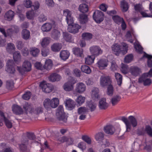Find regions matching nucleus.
I'll return each mask as SVG.
<instances>
[{
    "label": "nucleus",
    "instance_id": "43",
    "mask_svg": "<svg viewBox=\"0 0 152 152\" xmlns=\"http://www.w3.org/2000/svg\"><path fill=\"white\" fill-rule=\"evenodd\" d=\"M63 38L67 42H71L72 39L71 35L67 32H63Z\"/></svg>",
    "mask_w": 152,
    "mask_h": 152
},
{
    "label": "nucleus",
    "instance_id": "42",
    "mask_svg": "<svg viewBox=\"0 0 152 152\" xmlns=\"http://www.w3.org/2000/svg\"><path fill=\"white\" fill-rule=\"evenodd\" d=\"M15 49V45L13 44L10 43L8 44L7 50V51L10 53H12Z\"/></svg>",
    "mask_w": 152,
    "mask_h": 152
},
{
    "label": "nucleus",
    "instance_id": "2",
    "mask_svg": "<svg viewBox=\"0 0 152 152\" xmlns=\"http://www.w3.org/2000/svg\"><path fill=\"white\" fill-rule=\"evenodd\" d=\"M128 119L124 116L121 117V120L125 124L126 127V132H129L131 129V125L134 128L136 127L137 125V119L133 116L131 115Z\"/></svg>",
    "mask_w": 152,
    "mask_h": 152
},
{
    "label": "nucleus",
    "instance_id": "15",
    "mask_svg": "<svg viewBox=\"0 0 152 152\" xmlns=\"http://www.w3.org/2000/svg\"><path fill=\"white\" fill-rule=\"evenodd\" d=\"M130 72L133 76H137L141 73V70L138 67L135 66H131L129 69Z\"/></svg>",
    "mask_w": 152,
    "mask_h": 152
},
{
    "label": "nucleus",
    "instance_id": "63",
    "mask_svg": "<svg viewBox=\"0 0 152 152\" xmlns=\"http://www.w3.org/2000/svg\"><path fill=\"white\" fill-rule=\"evenodd\" d=\"M39 3L38 1H35L34 2L33 4H32V7L34 10H37L38 9L39 7Z\"/></svg>",
    "mask_w": 152,
    "mask_h": 152
},
{
    "label": "nucleus",
    "instance_id": "40",
    "mask_svg": "<svg viewBox=\"0 0 152 152\" xmlns=\"http://www.w3.org/2000/svg\"><path fill=\"white\" fill-rule=\"evenodd\" d=\"M43 105L48 110L50 109L51 108L50 99L48 98L45 99L43 102Z\"/></svg>",
    "mask_w": 152,
    "mask_h": 152
},
{
    "label": "nucleus",
    "instance_id": "36",
    "mask_svg": "<svg viewBox=\"0 0 152 152\" xmlns=\"http://www.w3.org/2000/svg\"><path fill=\"white\" fill-rule=\"evenodd\" d=\"M78 9L80 12L84 13L88 11V6L85 4H81L80 5Z\"/></svg>",
    "mask_w": 152,
    "mask_h": 152
},
{
    "label": "nucleus",
    "instance_id": "25",
    "mask_svg": "<svg viewBox=\"0 0 152 152\" xmlns=\"http://www.w3.org/2000/svg\"><path fill=\"white\" fill-rule=\"evenodd\" d=\"M104 129L106 133L110 135L113 134L115 132L114 127L111 125L107 126L104 127Z\"/></svg>",
    "mask_w": 152,
    "mask_h": 152
},
{
    "label": "nucleus",
    "instance_id": "44",
    "mask_svg": "<svg viewBox=\"0 0 152 152\" xmlns=\"http://www.w3.org/2000/svg\"><path fill=\"white\" fill-rule=\"evenodd\" d=\"M112 19L114 22L118 25L120 24L124 20L123 18L120 17L118 15L113 16Z\"/></svg>",
    "mask_w": 152,
    "mask_h": 152
},
{
    "label": "nucleus",
    "instance_id": "48",
    "mask_svg": "<svg viewBox=\"0 0 152 152\" xmlns=\"http://www.w3.org/2000/svg\"><path fill=\"white\" fill-rule=\"evenodd\" d=\"M83 39L84 40H89L92 38V34L89 33H84L82 34Z\"/></svg>",
    "mask_w": 152,
    "mask_h": 152
},
{
    "label": "nucleus",
    "instance_id": "18",
    "mask_svg": "<svg viewBox=\"0 0 152 152\" xmlns=\"http://www.w3.org/2000/svg\"><path fill=\"white\" fill-rule=\"evenodd\" d=\"M12 110L14 113L18 115L23 113V110L22 108L17 105H14L12 107Z\"/></svg>",
    "mask_w": 152,
    "mask_h": 152
},
{
    "label": "nucleus",
    "instance_id": "23",
    "mask_svg": "<svg viewBox=\"0 0 152 152\" xmlns=\"http://www.w3.org/2000/svg\"><path fill=\"white\" fill-rule=\"evenodd\" d=\"M86 89V86L84 84L82 83H79L77 85L75 90L78 93H82Z\"/></svg>",
    "mask_w": 152,
    "mask_h": 152
},
{
    "label": "nucleus",
    "instance_id": "34",
    "mask_svg": "<svg viewBox=\"0 0 152 152\" xmlns=\"http://www.w3.org/2000/svg\"><path fill=\"white\" fill-rule=\"evenodd\" d=\"M52 28L51 24L50 23H46L42 26L41 29L43 31H50Z\"/></svg>",
    "mask_w": 152,
    "mask_h": 152
},
{
    "label": "nucleus",
    "instance_id": "58",
    "mask_svg": "<svg viewBox=\"0 0 152 152\" xmlns=\"http://www.w3.org/2000/svg\"><path fill=\"white\" fill-rule=\"evenodd\" d=\"M14 86V83L12 80H8L6 82V87L9 89H12Z\"/></svg>",
    "mask_w": 152,
    "mask_h": 152
},
{
    "label": "nucleus",
    "instance_id": "57",
    "mask_svg": "<svg viewBox=\"0 0 152 152\" xmlns=\"http://www.w3.org/2000/svg\"><path fill=\"white\" fill-rule=\"evenodd\" d=\"M107 88V94L108 95L112 96L113 94V88L111 84L108 86Z\"/></svg>",
    "mask_w": 152,
    "mask_h": 152
},
{
    "label": "nucleus",
    "instance_id": "50",
    "mask_svg": "<svg viewBox=\"0 0 152 152\" xmlns=\"http://www.w3.org/2000/svg\"><path fill=\"white\" fill-rule=\"evenodd\" d=\"M115 77L118 85L121 86L122 82V76L119 73H115Z\"/></svg>",
    "mask_w": 152,
    "mask_h": 152
},
{
    "label": "nucleus",
    "instance_id": "9",
    "mask_svg": "<svg viewBox=\"0 0 152 152\" xmlns=\"http://www.w3.org/2000/svg\"><path fill=\"white\" fill-rule=\"evenodd\" d=\"M6 71L9 73H15V69L14 67L13 61L12 60H9L7 61Z\"/></svg>",
    "mask_w": 152,
    "mask_h": 152
},
{
    "label": "nucleus",
    "instance_id": "45",
    "mask_svg": "<svg viewBox=\"0 0 152 152\" xmlns=\"http://www.w3.org/2000/svg\"><path fill=\"white\" fill-rule=\"evenodd\" d=\"M59 103V100L58 98H53L51 100V108H55L57 107Z\"/></svg>",
    "mask_w": 152,
    "mask_h": 152
},
{
    "label": "nucleus",
    "instance_id": "26",
    "mask_svg": "<svg viewBox=\"0 0 152 152\" xmlns=\"http://www.w3.org/2000/svg\"><path fill=\"white\" fill-rule=\"evenodd\" d=\"M70 55L69 51L66 50L61 51L60 53V57L61 59L64 61L67 59Z\"/></svg>",
    "mask_w": 152,
    "mask_h": 152
},
{
    "label": "nucleus",
    "instance_id": "30",
    "mask_svg": "<svg viewBox=\"0 0 152 152\" xmlns=\"http://www.w3.org/2000/svg\"><path fill=\"white\" fill-rule=\"evenodd\" d=\"M29 52L32 56L35 57L38 56L40 52V50L36 47H31L29 49Z\"/></svg>",
    "mask_w": 152,
    "mask_h": 152
},
{
    "label": "nucleus",
    "instance_id": "37",
    "mask_svg": "<svg viewBox=\"0 0 152 152\" xmlns=\"http://www.w3.org/2000/svg\"><path fill=\"white\" fill-rule=\"evenodd\" d=\"M52 66V62L50 59L46 60L45 62V64L43 66V68L47 70H50Z\"/></svg>",
    "mask_w": 152,
    "mask_h": 152
},
{
    "label": "nucleus",
    "instance_id": "6",
    "mask_svg": "<svg viewBox=\"0 0 152 152\" xmlns=\"http://www.w3.org/2000/svg\"><path fill=\"white\" fill-rule=\"evenodd\" d=\"M89 50L91 54L94 57L98 56L102 54L103 53V50L100 47L97 45H94L91 47Z\"/></svg>",
    "mask_w": 152,
    "mask_h": 152
},
{
    "label": "nucleus",
    "instance_id": "10",
    "mask_svg": "<svg viewBox=\"0 0 152 152\" xmlns=\"http://www.w3.org/2000/svg\"><path fill=\"white\" fill-rule=\"evenodd\" d=\"M75 82L73 81L70 80L65 83L63 86V89L66 91H69L73 89V85Z\"/></svg>",
    "mask_w": 152,
    "mask_h": 152
},
{
    "label": "nucleus",
    "instance_id": "46",
    "mask_svg": "<svg viewBox=\"0 0 152 152\" xmlns=\"http://www.w3.org/2000/svg\"><path fill=\"white\" fill-rule=\"evenodd\" d=\"M88 109L85 107H80L77 109L78 114H86L88 112Z\"/></svg>",
    "mask_w": 152,
    "mask_h": 152
},
{
    "label": "nucleus",
    "instance_id": "19",
    "mask_svg": "<svg viewBox=\"0 0 152 152\" xmlns=\"http://www.w3.org/2000/svg\"><path fill=\"white\" fill-rule=\"evenodd\" d=\"M61 76L56 73H52L48 77L49 80L52 82L59 81L61 79Z\"/></svg>",
    "mask_w": 152,
    "mask_h": 152
},
{
    "label": "nucleus",
    "instance_id": "7",
    "mask_svg": "<svg viewBox=\"0 0 152 152\" xmlns=\"http://www.w3.org/2000/svg\"><path fill=\"white\" fill-rule=\"evenodd\" d=\"M39 86L42 89V90L46 93L50 92L53 89V86L51 84H47L45 81L41 82L39 84Z\"/></svg>",
    "mask_w": 152,
    "mask_h": 152
},
{
    "label": "nucleus",
    "instance_id": "21",
    "mask_svg": "<svg viewBox=\"0 0 152 152\" xmlns=\"http://www.w3.org/2000/svg\"><path fill=\"white\" fill-rule=\"evenodd\" d=\"M14 15V12L11 10H10L5 13L4 17L6 20L10 21L13 19Z\"/></svg>",
    "mask_w": 152,
    "mask_h": 152
},
{
    "label": "nucleus",
    "instance_id": "14",
    "mask_svg": "<svg viewBox=\"0 0 152 152\" xmlns=\"http://www.w3.org/2000/svg\"><path fill=\"white\" fill-rule=\"evenodd\" d=\"M0 116L2 117V119L3 120L7 127L9 129L11 128L12 125L11 122L5 116L4 113L0 110Z\"/></svg>",
    "mask_w": 152,
    "mask_h": 152
},
{
    "label": "nucleus",
    "instance_id": "55",
    "mask_svg": "<svg viewBox=\"0 0 152 152\" xmlns=\"http://www.w3.org/2000/svg\"><path fill=\"white\" fill-rule=\"evenodd\" d=\"M133 56L132 54H130L127 55L124 58L125 62L128 63L130 62L133 60Z\"/></svg>",
    "mask_w": 152,
    "mask_h": 152
},
{
    "label": "nucleus",
    "instance_id": "3",
    "mask_svg": "<svg viewBox=\"0 0 152 152\" xmlns=\"http://www.w3.org/2000/svg\"><path fill=\"white\" fill-rule=\"evenodd\" d=\"M121 45L123 47V50H121L119 45L117 44H115L112 47V50L115 53V54L116 55H119V53L121 51L124 54H126L128 50V45L125 43L123 42L121 44Z\"/></svg>",
    "mask_w": 152,
    "mask_h": 152
},
{
    "label": "nucleus",
    "instance_id": "39",
    "mask_svg": "<svg viewBox=\"0 0 152 152\" xmlns=\"http://www.w3.org/2000/svg\"><path fill=\"white\" fill-rule=\"evenodd\" d=\"M95 57L93 56H88L85 58V63L88 65H90L94 62Z\"/></svg>",
    "mask_w": 152,
    "mask_h": 152
},
{
    "label": "nucleus",
    "instance_id": "56",
    "mask_svg": "<svg viewBox=\"0 0 152 152\" xmlns=\"http://www.w3.org/2000/svg\"><path fill=\"white\" fill-rule=\"evenodd\" d=\"M58 115L59 116L57 118L59 121H62L64 122H66L67 120V118L66 117L64 113Z\"/></svg>",
    "mask_w": 152,
    "mask_h": 152
},
{
    "label": "nucleus",
    "instance_id": "1",
    "mask_svg": "<svg viewBox=\"0 0 152 152\" xmlns=\"http://www.w3.org/2000/svg\"><path fill=\"white\" fill-rule=\"evenodd\" d=\"M72 13L69 10L66 9L63 11V15L66 17V21L68 25V30L70 33L75 34L77 33L81 26L77 24L73 23V18Z\"/></svg>",
    "mask_w": 152,
    "mask_h": 152
},
{
    "label": "nucleus",
    "instance_id": "64",
    "mask_svg": "<svg viewBox=\"0 0 152 152\" xmlns=\"http://www.w3.org/2000/svg\"><path fill=\"white\" fill-rule=\"evenodd\" d=\"M38 20L40 22H43L46 20L47 19V17L43 14L40 15L38 18Z\"/></svg>",
    "mask_w": 152,
    "mask_h": 152
},
{
    "label": "nucleus",
    "instance_id": "4",
    "mask_svg": "<svg viewBox=\"0 0 152 152\" xmlns=\"http://www.w3.org/2000/svg\"><path fill=\"white\" fill-rule=\"evenodd\" d=\"M93 18L96 22L99 23L103 20L104 15L101 11L96 10L94 12Z\"/></svg>",
    "mask_w": 152,
    "mask_h": 152
},
{
    "label": "nucleus",
    "instance_id": "60",
    "mask_svg": "<svg viewBox=\"0 0 152 152\" xmlns=\"http://www.w3.org/2000/svg\"><path fill=\"white\" fill-rule=\"evenodd\" d=\"M31 95V92L29 91H27L23 95L22 98L25 100H28L30 98Z\"/></svg>",
    "mask_w": 152,
    "mask_h": 152
},
{
    "label": "nucleus",
    "instance_id": "12",
    "mask_svg": "<svg viewBox=\"0 0 152 152\" xmlns=\"http://www.w3.org/2000/svg\"><path fill=\"white\" fill-rule=\"evenodd\" d=\"M36 138V137L34 134L30 133H27L26 137L23 138V139L25 140L26 139L28 143L31 144L33 142H38L34 141L32 142L31 140H34Z\"/></svg>",
    "mask_w": 152,
    "mask_h": 152
},
{
    "label": "nucleus",
    "instance_id": "41",
    "mask_svg": "<svg viewBox=\"0 0 152 152\" xmlns=\"http://www.w3.org/2000/svg\"><path fill=\"white\" fill-rule=\"evenodd\" d=\"M50 38L49 37L44 38L41 43L42 47L43 48L46 47L50 43Z\"/></svg>",
    "mask_w": 152,
    "mask_h": 152
},
{
    "label": "nucleus",
    "instance_id": "29",
    "mask_svg": "<svg viewBox=\"0 0 152 152\" xmlns=\"http://www.w3.org/2000/svg\"><path fill=\"white\" fill-rule=\"evenodd\" d=\"M30 34L29 31L26 29H23L21 32L22 37L26 40H28L29 38Z\"/></svg>",
    "mask_w": 152,
    "mask_h": 152
},
{
    "label": "nucleus",
    "instance_id": "27",
    "mask_svg": "<svg viewBox=\"0 0 152 152\" xmlns=\"http://www.w3.org/2000/svg\"><path fill=\"white\" fill-rule=\"evenodd\" d=\"M31 63L27 60H25L23 62V68L26 72H29L31 70Z\"/></svg>",
    "mask_w": 152,
    "mask_h": 152
},
{
    "label": "nucleus",
    "instance_id": "5",
    "mask_svg": "<svg viewBox=\"0 0 152 152\" xmlns=\"http://www.w3.org/2000/svg\"><path fill=\"white\" fill-rule=\"evenodd\" d=\"M138 83H143L144 86H149L152 83L151 80L148 77L147 74H143L139 78Z\"/></svg>",
    "mask_w": 152,
    "mask_h": 152
},
{
    "label": "nucleus",
    "instance_id": "8",
    "mask_svg": "<svg viewBox=\"0 0 152 152\" xmlns=\"http://www.w3.org/2000/svg\"><path fill=\"white\" fill-rule=\"evenodd\" d=\"M111 81L109 76H102L100 78V84L102 87H104L111 84Z\"/></svg>",
    "mask_w": 152,
    "mask_h": 152
},
{
    "label": "nucleus",
    "instance_id": "59",
    "mask_svg": "<svg viewBox=\"0 0 152 152\" xmlns=\"http://www.w3.org/2000/svg\"><path fill=\"white\" fill-rule=\"evenodd\" d=\"M145 131L149 136L152 137V128L149 125L146 126Z\"/></svg>",
    "mask_w": 152,
    "mask_h": 152
},
{
    "label": "nucleus",
    "instance_id": "33",
    "mask_svg": "<svg viewBox=\"0 0 152 152\" xmlns=\"http://www.w3.org/2000/svg\"><path fill=\"white\" fill-rule=\"evenodd\" d=\"M61 45L58 43L53 44L51 46L52 50L54 52L59 51L61 48Z\"/></svg>",
    "mask_w": 152,
    "mask_h": 152
},
{
    "label": "nucleus",
    "instance_id": "22",
    "mask_svg": "<svg viewBox=\"0 0 152 152\" xmlns=\"http://www.w3.org/2000/svg\"><path fill=\"white\" fill-rule=\"evenodd\" d=\"M86 106L91 112H93L96 110L97 105L95 102L90 100L86 102Z\"/></svg>",
    "mask_w": 152,
    "mask_h": 152
},
{
    "label": "nucleus",
    "instance_id": "38",
    "mask_svg": "<svg viewBox=\"0 0 152 152\" xmlns=\"http://www.w3.org/2000/svg\"><path fill=\"white\" fill-rule=\"evenodd\" d=\"M13 58L14 61L18 63L21 61V57L19 51H16L13 53Z\"/></svg>",
    "mask_w": 152,
    "mask_h": 152
},
{
    "label": "nucleus",
    "instance_id": "35",
    "mask_svg": "<svg viewBox=\"0 0 152 152\" xmlns=\"http://www.w3.org/2000/svg\"><path fill=\"white\" fill-rule=\"evenodd\" d=\"M60 32L58 30L54 29L52 31L51 37L54 39L57 40L60 36Z\"/></svg>",
    "mask_w": 152,
    "mask_h": 152
},
{
    "label": "nucleus",
    "instance_id": "20",
    "mask_svg": "<svg viewBox=\"0 0 152 152\" xmlns=\"http://www.w3.org/2000/svg\"><path fill=\"white\" fill-rule=\"evenodd\" d=\"M24 140L23 139L21 141V144L20 145V150L23 152H26L28 151L27 148V146L30 143H28L26 139Z\"/></svg>",
    "mask_w": 152,
    "mask_h": 152
},
{
    "label": "nucleus",
    "instance_id": "17",
    "mask_svg": "<svg viewBox=\"0 0 152 152\" xmlns=\"http://www.w3.org/2000/svg\"><path fill=\"white\" fill-rule=\"evenodd\" d=\"M78 19L81 24H85L88 21V15L83 13L80 14L79 15Z\"/></svg>",
    "mask_w": 152,
    "mask_h": 152
},
{
    "label": "nucleus",
    "instance_id": "16",
    "mask_svg": "<svg viewBox=\"0 0 152 152\" xmlns=\"http://www.w3.org/2000/svg\"><path fill=\"white\" fill-rule=\"evenodd\" d=\"M97 64L99 68L103 69L107 66L108 61L105 59H102L98 61Z\"/></svg>",
    "mask_w": 152,
    "mask_h": 152
},
{
    "label": "nucleus",
    "instance_id": "49",
    "mask_svg": "<svg viewBox=\"0 0 152 152\" xmlns=\"http://www.w3.org/2000/svg\"><path fill=\"white\" fill-rule=\"evenodd\" d=\"M81 70L82 72L86 74H89L91 72L90 67L86 65H83L81 66Z\"/></svg>",
    "mask_w": 152,
    "mask_h": 152
},
{
    "label": "nucleus",
    "instance_id": "51",
    "mask_svg": "<svg viewBox=\"0 0 152 152\" xmlns=\"http://www.w3.org/2000/svg\"><path fill=\"white\" fill-rule=\"evenodd\" d=\"M35 12L33 9L32 10L27 12L26 13V16L27 18L29 19H32L34 16Z\"/></svg>",
    "mask_w": 152,
    "mask_h": 152
},
{
    "label": "nucleus",
    "instance_id": "28",
    "mask_svg": "<svg viewBox=\"0 0 152 152\" xmlns=\"http://www.w3.org/2000/svg\"><path fill=\"white\" fill-rule=\"evenodd\" d=\"M73 53L77 57H82L83 56V49L78 48H73Z\"/></svg>",
    "mask_w": 152,
    "mask_h": 152
},
{
    "label": "nucleus",
    "instance_id": "61",
    "mask_svg": "<svg viewBox=\"0 0 152 152\" xmlns=\"http://www.w3.org/2000/svg\"><path fill=\"white\" fill-rule=\"evenodd\" d=\"M82 139L88 144H90L91 143V138L87 136H83Z\"/></svg>",
    "mask_w": 152,
    "mask_h": 152
},
{
    "label": "nucleus",
    "instance_id": "47",
    "mask_svg": "<svg viewBox=\"0 0 152 152\" xmlns=\"http://www.w3.org/2000/svg\"><path fill=\"white\" fill-rule=\"evenodd\" d=\"M85 98L82 96H79L76 99L75 101L79 106L82 105L85 102Z\"/></svg>",
    "mask_w": 152,
    "mask_h": 152
},
{
    "label": "nucleus",
    "instance_id": "13",
    "mask_svg": "<svg viewBox=\"0 0 152 152\" xmlns=\"http://www.w3.org/2000/svg\"><path fill=\"white\" fill-rule=\"evenodd\" d=\"M98 106L101 110H105L107 108L109 105L106 102L105 98H102L99 100Z\"/></svg>",
    "mask_w": 152,
    "mask_h": 152
},
{
    "label": "nucleus",
    "instance_id": "52",
    "mask_svg": "<svg viewBox=\"0 0 152 152\" xmlns=\"http://www.w3.org/2000/svg\"><path fill=\"white\" fill-rule=\"evenodd\" d=\"M104 134L103 133L99 132L95 135V139L96 141H101L103 140Z\"/></svg>",
    "mask_w": 152,
    "mask_h": 152
},
{
    "label": "nucleus",
    "instance_id": "54",
    "mask_svg": "<svg viewBox=\"0 0 152 152\" xmlns=\"http://www.w3.org/2000/svg\"><path fill=\"white\" fill-rule=\"evenodd\" d=\"M32 2L30 0H24L23 1V5L27 8L32 7Z\"/></svg>",
    "mask_w": 152,
    "mask_h": 152
},
{
    "label": "nucleus",
    "instance_id": "24",
    "mask_svg": "<svg viewBox=\"0 0 152 152\" xmlns=\"http://www.w3.org/2000/svg\"><path fill=\"white\" fill-rule=\"evenodd\" d=\"M99 90L97 88H94L92 90L91 97L92 99L96 100L100 98Z\"/></svg>",
    "mask_w": 152,
    "mask_h": 152
},
{
    "label": "nucleus",
    "instance_id": "31",
    "mask_svg": "<svg viewBox=\"0 0 152 152\" xmlns=\"http://www.w3.org/2000/svg\"><path fill=\"white\" fill-rule=\"evenodd\" d=\"M121 7L122 11L123 12H125L128 10L129 6L127 2L124 0L121 1Z\"/></svg>",
    "mask_w": 152,
    "mask_h": 152
},
{
    "label": "nucleus",
    "instance_id": "11",
    "mask_svg": "<svg viewBox=\"0 0 152 152\" xmlns=\"http://www.w3.org/2000/svg\"><path fill=\"white\" fill-rule=\"evenodd\" d=\"M66 107L69 110H72L75 107V102L70 99H66L65 101Z\"/></svg>",
    "mask_w": 152,
    "mask_h": 152
},
{
    "label": "nucleus",
    "instance_id": "32",
    "mask_svg": "<svg viewBox=\"0 0 152 152\" xmlns=\"http://www.w3.org/2000/svg\"><path fill=\"white\" fill-rule=\"evenodd\" d=\"M121 99V96L119 95L114 96L110 100L113 106L116 104L120 101Z\"/></svg>",
    "mask_w": 152,
    "mask_h": 152
},
{
    "label": "nucleus",
    "instance_id": "53",
    "mask_svg": "<svg viewBox=\"0 0 152 152\" xmlns=\"http://www.w3.org/2000/svg\"><path fill=\"white\" fill-rule=\"evenodd\" d=\"M144 57H145L148 58V65L149 67H152V56L145 53L144 56Z\"/></svg>",
    "mask_w": 152,
    "mask_h": 152
},
{
    "label": "nucleus",
    "instance_id": "62",
    "mask_svg": "<svg viewBox=\"0 0 152 152\" xmlns=\"http://www.w3.org/2000/svg\"><path fill=\"white\" fill-rule=\"evenodd\" d=\"M49 50L45 47L43 48L41 50L42 56H46L48 54Z\"/></svg>",
    "mask_w": 152,
    "mask_h": 152
}]
</instances>
